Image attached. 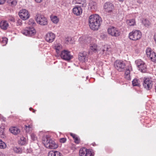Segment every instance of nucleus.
Returning <instances> with one entry per match:
<instances>
[{
    "mask_svg": "<svg viewBox=\"0 0 156 156\" xmlns=\"http://www.w3.org/2000/svg\"><path fill=\"white\" fill-rule=\"evenodd\" d=\"M88 21L90 28L94 30H97L100 27L101 19L98 14H95L89 16Z\"/></svg>",
    "mask_w": 156,
    "mask_h": 156,
    "instance_id": "f257e3e1",
    "label": "nucleus"
},
{
    "mask_svg": "<svg viewBox=\"0 0 156 156\" xmlns=\"http://www.w3.org/2000/svg\"><path fill=\"white\" fill-rule=\"evenodd\" d=\"M94 153L93 150L92 149H89L86 150V154L85 156H94Z\"/></svg>",
    "mask_w": 156,
    "mask_h": 156,
    "instance_id": "b1692460",
    "label": "nucleus"
},
{
    "mask_svg": "<svg viewBox=\"0 0 156 156\" xmlns=\"http://www.w3.org/2000/svg\"><path fill=\"white\" fill-rule=\"evenodd\" d=\"M10 20L11 21L14 22L15 21V19L14 18H12Z\"/></svg>",
    "mask_w": 156,
    "mask_h": 156,
    "instance_id": "8fccbe9b",
    "label": "nucleus"
},
{
    "mask_svg": "<svg viewBox=\"0 0 156 156\" xmlns=\"http://www.w3.org/2000/svg\"><path fill=\"white\" fill-rule=\"evenodd\" d=\"M50 18L51 20L54 23H57L58 22L59 19L56 16H51Z\"/></svg>",
    "mask_w": 156,
    "mask_h": 156,
    "instance_id": "c85d7f7f",
    "label": "nucleus"
},
{
    "mask_svg": "<svg viewBox=\"0 0 156 156\" xmlns=\"http://www.w3.org/2000/svg\"><path fill=\"white\" fill-rule=\"evenodd\" d=\"M155 91H156V86H155Z\"/></svg>",
    "mask_w": 156,
    "mask_h": 156,
    "instance_id": "864d4df0",
    "label": "nucleus"
},
{
    "mask_svg": "<svg viewBox=\"0 0 156 156\" xmlns=\"http://www.w3.org/2000/svg\"><path fill=\"white\" fill-rule=\"evenodd\" d=\"M18 143L19 144L21 145H25L26 144V139L24 137H21L18 141Z\"/></svg>",
    "mask_w": 156,
    "mask_h": 156,
    "instance_id": "a878e982",
    "label": "nucleus"
},
{
    "mask_svg": "<svg viewBox=\"0 0 156 156\" xmlns=\"http://www.w3.org/2000/svg\"><path fill=\"white\" fill-rule=\"evenodd\" d=\"M146 54L147 57L150 58L151 60L153 62L156 60V54L152 51L150 48H147L146 51Z\"/></svg>",
    "mask_w": 156,
    "mask_h": 156,
    "instance_id": "9d476101",
    "label": "nucleus"
},
{
    "mask_svg": "<svg viewBox=\"0 0 156 156\" xmlns=\"http://www.w3.org/2000/svg\"><path fill=\"white\" fill-rule=\"evenodd\" d=\"M55 49L57 53L59 52V50L62 48V46L60 45L57 44L55 46Z\"/></svg>",
    "mask_w": 156,
    "mask_h": 156,
    "instance_id": "e433bc0d",
    "label": "nucleus"
},
{
    "mask_svg": "<svg viewBox=\"0 0 156 156\" xmlns=\"http://www.w3.org/2000/svg\"><path fill=\"white\" fill-rule=\"evenodd\" d=\"M42 1V0H40V3L41 2V1Z\"/></svg>",
    "mask_w": 156,
    "mask_h": 156,
    "instance_id": "5fc2aeb1",
    "label": "nucleus"
},
{
    "mask_svg": "<svg viewBox=\"0 0 156 156\" xmlns=\"http://www.w3.org/2000/svg\"><path fill=\"white\" fill-rule=\"evenodd\" d=\"M103 7L106 12H110L113 11L114 9V6L112 3L107 2L104 4Z\"/></svg>",
    "mask_w": 156,
    "mask_h": 156,
    "instance_id": "ddd939ff",
    "label": "nucleus"
},
{
    "mask_svg": "<svg viewBox=\"0 0 156 156\" xmlns=\"http://www.w3.org/2000/svg\"><path fill=\"white\" fill-rule=\"evenodd\" d=\"M108 32L109 34L113 37H118L120 34L119 30L117 28L113 26H110L108 28Z\"/></svg>",
    "mask_w": 156,
    "mask_h": 156,
    "instance_id": "0eeeda50",
    "label": "nucleus"
},
{
    "mask_svg": "<svg viewBox=\"0 0 156 156\" xmlns=\"http://www.w3.org/2000/svg\"><path fill=\"white\" fill-rule=\"evenodd\" d=\"M48 156H61V155L59 151H51L48 152Z\"/></svg>",
    "mask_w": 156,
    "mask_h": 156,
    "instance_id": "4be33fe9",
    "label": "nucleus"
},
{
    "mask_svg": "<svg viewBox=\"0 0 156 156\" xmlns=\"http://www.w3.org/2000/svg\"><path fill=\"white\" fill-rule=\"evenodd\" d=\"M93 39L90 37H86L85 36H82L79 39L80 42L82 44H88L91 43V41H92Z\"/></svg>",
    "mask_w": 156,
    "mask_h": 156,
    "instance_id": "2eb2a0df",
    "label": "nucleus"
},
{
    "mask_svg": "<svg viewBox=\"0 0 156 156\" xmlns=\"http://www.w3.org/2000/svg\"><path fill=\"white\" fill-rule=\"evenodd\" d=\"M141 36V32L139 30H136L130 32L129 34V37L131 40L136 41L139 40Z\"/></svg>",
    "mask_w": 156,
    "mask_h": 156,
    "instance_id": "20e7f679",
    "label": "nucleus"
},
{
    "mask_svg": "<svg viewBox=\"0 0 156 156\" xmlns=\"http://www.w3.org/2000/svg\"><path fill=\"white\" fill-rule=\"evenodd\" d=\"M111 48L109 46L105 45L102 49L103 54L106 55H109L111 54Z\"/></svg>",
    "mask_w": 156,
    "mask_h": 156,
    "instance_id": "dca6fc26",
    "label": "nucleus"
},
{
    "mask_svg": "<svg viewBox=\"0 0 156 156\" xmlns=\"http://www.w3.org/2000/svg\"><path fill=\"white\" fill-rule=\"evenodd\" d=\"M8 39L5 37H3L0 39V42L3 44V45H5L7 43Z\"/></svg>",
    "mask_w": 156,
    "mask_h": 156,
    "instance_id": "f704fd0d",
    "label": "nucleus"
},
{
    "mask_svg": "<svg viewBox=\"0 0 156 156\" xmlns=\"http://www.w3.org/2000/svg\"><path fill=\"white\" fill-rule=\"evenodd\" d=\"M114 65L115 69L120 72L124 71L126 68L125 63L121 60L116 61L114 62Z\"/></svg>",
    "mask_w": 156,
    "mask_h": 156,
    "instance_id": "39448f33",
    "label": "nucleus"
},
{
    "mask_svg": "<svg viewBox=\"0 0 156 156\" xmlns=\"http://www.w3.org/2000/svg\"><path fill=\"white\" fill-rule=\"evenodd\" d=\"M39 16V15L38 13L35 16V20H36V22L37 23H38L39 22V20H38V18Z\"/></svg>",
    "mask_w": 156,
    "mask_h": 156,
    "instance_id": "79ce46f5",
    "label": "nucleus"
},
{
    "mask_svg": "<svg viewBox=\"0 0 156 156\" xmlns=\"http://www.w3.org/2000/svg\"><path fill=\"white\" fill-rule=\"evenodd\" d=\"M135 63L139 70L142 73H145L147 71V67L145 63L141 59L135 61Z\"/></svg>",
    "mask_w": 156,
    "mask_h": 156,
    "instance_id": "423d86ee",
    "label": "nucleus"
},
{
    "mask_svg": "<svg viewBox=\"0 0 156 156\" xmlns=\"http://www.w3.org/2000/svg\"><path fill=\"white\" fill-rule=\"evenodd\" d=\"M42 143L47 148L55 149L58 147L57 144L55 143L54 140L47 137L43 138Z\"/></svg>",
    "mask_w": 156,
    "mask_h": 156,
    "instance_id": "7ed1b4c3",
    "label": "nucleus"
},
{
    "mask_svg": "<svg viewBox=\"0 0 156 156\" xmlns=\"http://www.w3.org/2000/svg\"><path fill=\"white\" fill-rule=\"evenodd\" d=\"M132 82L133 86H139L140 85L139 81L136 79H134Z\"/></svg>",
    "mask_w": 156,
    "mask_h": 156,
    "instance_id": "473e14b6",
    "label": "nucleus"
},
{
    "mask_svg": "<svg viewBox=\"0 0 156 156\" xmlns=\"http://www.w3.org/2000/svg\"><path fill=\"white\" fill-rule=\"evenodd\" d=\"M48 24V21L47 18L43 15L40 16V25H46Z\"/></svg>",
    "mask_w": 156,
    "mask_h": 156,
    "instance_id": "a211bd4d",
    "label": "nucleus"
},
{
    "mask_svg": "<svg viewBox=\"0 0 156 156\" xmlns=\"http://www.w3.org/2000/svg\"><path fill=\"white\" fill-rule=\"evenodd\" d=\"M71 39L70 38H66V41L67 43H69V44H71V42H69L70 41H71Z\"/></svg>",
    "mask_w": 156,
    "mask_h": 156,
    "instance_id": "c03bdc74",
    "label": "nucleus"
},
{
    "mask_svg": "<svg viewBox=\"0 0 156 156\" xmlns=\"http://www.w3.org/2000/svg\"><path fill=\"white\" fill-rule=\"evenodd\" d=\"M89 6L92 11H95L97 9V3L95 2L90 1L89 3Z\"/></svg>",
    "mask_w": 156,
    "mask_h": 156,
    "instance_id": "412c9836",
    "label": "nucleus"
},
{
    "mask_svg": "<svg viewBox=\"0 0 156 156\" xmlns=\"http://www.w3.org/2000/svg\"><path fill=\"white\" fill-rule=\"evenodd\" d=\"M87 149L85 148H81L79 151V154L80 156H83V155L86 154Z\"/></svg>",
    "mask_w": 156,
    "mask_h": 156,
    "instance_id": "7c9ffc66",
    "label": "nucleus"
},
{
    "mask_svg": "<svg viewBox=\"0 0 156 156\" xmlns=\"http://www.w3.org/2000/svg\"><path fill=\"white\" fill-rule=\"evenodd\" d=\"M27 23L31 27H26L21 31V33L26 36H31L34 35L36 32L34 28V27L36 25L33 19H30L29 20Z\"/></svg>",
    "mask_w": 156,
    "mask_h": 156,
    "instance_id": "f03ea898",
    "label": "nucleus"
},
{
    "mask_svg": "<svg viewBox=\"0 0 156 156\" xmlns=\"http://www.w3.org/2000/svg\"><path fill=\"white\" fill-rule=\"evenodd\" d=\"M137 2L138 3H139V4H141V3H142V2L140 0H138V1H137Z\"/></svg>",
    "mask_w": 156,
    "mask_h": 156,
    "instance_id": "3c124183",
    "label": "nucleus"
},
{
    "mask_svg": "<svg viewBox=\"0 0 156 156\" xmlns=\"http://www.w3.org/2000/svg\"><path fill=\"white\" fill-rule=\"evenodd\" d=\"M22 21L20 19H19L17 21L16 25L17 26H21L22 25Z\"/></svg>",
    "mask_w": 156,
    "mask_h": 156,
    "instance_id": "58836bf2",
    "label": "nucleus"
},
{
    "mask_svg": "<svg viewBox=\"0 0 156 156\" xmlns=\"http://www.w3.org/2000/svg\"><path fill=\"white\" fill-rule=\"evenodd\" d=\"M6 144L2 140H0V148L4 149L6 147Z\"/></svg>",
    "mask_w": 156,
    "mask_h": 156,
    "instance_id": "c9c22d12",
    "label": "nucleus"
},
{
    "mask_svg": "<svg viewBox=\"0 0 156 156\" xmlns=\"http://www.w3.org/2000/svg\"><path fill=\"white\" fill-rule=\"evenodd\" d=\"M152 81L149 78H146L144 80L143 85L147 90H149L151 89L152 87Z\"/></svg>",
    "mask_w": 156,
    "mask_h": 156,
    "instance_id": "9b49d317",
    "label": "nucleus"
},
{
    "mask_svg": "<svg viewBox=\"0 0 156 156\" xmlns=\"http://www.w3.org/2000/svg\"><path fill=\"white\" fill-rule=\"evenodd\" d=\"M77 3L81 5L80 6L85 7L86 5V0H76Z\"/></svg>",
    "mask_w": 156,
    "mask_h": 156,
    "instance_id": "bb28decb",
    "label": "nucleus"
},
{
    "mask_svg": "<svg viewBox=\"0 0 156 156\" xmlns=\"http://www.w3.org/2000/svg\"><path fill=\"white\" fill-rule=\"evenodd\" d=\"M13 150L14 152L17 153H21L22 151L20 148H18L16 147H14Z\"/></svg>",
    "mask_w": 156,
    "mask_h": 156,
    "instance_id": "4c0bfd02",
    "label": "nucleus"
},
{
    "mask_svg": "<svg viewBox=\"0 0 156 156\" xmlns=\"http://www.w3.org/2000/svg\"><path fill=\"white\" fill-rule=\"evenodd\" d=\"M70 135L74 139L77 137L76 135L72 133H70Z\"/></svg>",
    "mask_w": 156,
    "mask_h": 156,
    "instance_id": "a18cd8bd",
    "label": "nucleus"
},
{
    "mask_svg": "<svg viewBox=\"0 0 156 156\" xmlns=\"http://www.w3.org/2000/svg\"><path fill=\"white\" fill-rule=\"evenodd\" d=\"M60 55L62 59L66 60H70L73 57L70 54V52L65 50L61 51Z\"/></svg>",
    "mask_w": 156,
    "mask_h": 156,
    "instance_id": "6e6552de",
    "label": "nucleus"
},
{
    "mask_svg": "<svg viewBox=\"0 0 156 156\" xmlns=\"http://www.w3.org/2000/svg\"><path fill=\"white\" fill-rule=\"evenodd\" d=\"M66 138H61L60 139V142L62 143H64L66 141Z\"/></svg>",
    "mask_w": 156,
    "mask_h": 156,
    "instance_id": "a19ab883",
    "label": "nucleus"
},
{
    "mask_svg": "<svg viewBox=\"0 0 156 156\" xmlns=\"http://www.w3.org/2000/svg\"><path fill=\"white\" fill-rule=\"evenodd\" d=\"M7 2L12 7L16 6L17 3L16 0H7Z\"/></svg>",
    "mask_w": 156,
    "mask_h": 156,
    "instance_id": "cd10ccee",
    "label": "nucleus"
},
{
    "mask_svg": "<svg viewBox=\"0 0 156 156\" xmlns=\"http://www.w3.org/2000/svg\"><path fill=\"white\" fill-rule=\"evenodd\" d=\"M74 140L75 143L76 144H79L80 142V139L77 137H76Z\"/></svg>",
    "mask_w": 156,
    "mask_h": 156,
    "instance_id": "ea45409f",
    "label": "nucleus"
},
{
    "mask_svg": "<svg viewBox=\"0 0 156 156\" xmlns=\"http://www.w3.org/2000/svg\"><path fill=\"white\" fill-rule=\"evenodd\" d=\"M31 138L33 140H35V139H36V138L35 136V135L33 134H31Z\"/></svg>",
    "mask_w": 156,
    "mask_h": 156,
    "instance_id": "37998d69",
    "label": "nucleus"
},
{
    "mask_svg": "<svg viewBox=\"0 0 156 156\" xmlns=\"http://www.w3.org/2000/svg\"><path fill=\"white\" fill-rule=\"evenodd\" d=\"M9 25L8 22L6 21H2L0 23V27L1 28L4 30L7 29Z\"/></svg>",
    "mask_w": 156,
    "mask_h": 156,
    "instance_id": "6ab92c4d",
    "label": "nucleus"
},
{
    "mask_svg": "<svg viewBox=\"0 0 156 156\" xmlns=\"http://www.w3.org/2000/svg\"><path fill=\"white\" fill-rule=\"evenodd\" d=\"M126 23L129 26H133L135 25V20L134 19L126 20Z\"/></svg>",
    "mask_w": 156,
    "mask_h": 156,
    "instance_id": "c756f323",
    "label": "nucleus"
},
{
    "mask_svg": "<svg viewBox=\"0 0 156 156\" xmlns=\"http://www.w3.org/2000/svg\"><path fill=\"white\" fill-rule=\"evenodd\" d=\"M55 37V35L54 33L49 32L46 34L45 38L48 42L51 43L54 41Z\"/></svg>",
    "mask_w": 156,
    "mask_h": 156,
    "instance_id": "4468645a",
    "label": "nucleus"
},
{
    "mask_svg": "<svg viewBox=\"0 0 156 156\" xmlns=\"http://www.w3.org/2000/svg\"><path fill=\"white\" fill-rule=\"evenodd\" d=\"M6 0H0V5L3 4Z\"/></svg>",
    "mask_w": 156,
    "mask_h": 156,
    "instance_id": "de8ad7c7",
    "label": "nucleus"
},
{
    "mask_svg": "<svg viewBox=\"0 0 156 156\" xmlns=\"http://www.w3.org/2000/svg\"><path fill=\"white\" fill-rule=\"evenodd\" d=\"M4 128L1 127L0 128V137L2 138H4L5 136L4 132Z\"/></svg>",
    "mask_w": 156,
    "mask_h": 156,
    "instance_id": "72a5a7b5",
    "label": "nucleus"
},
{
    "mask_svg": "<svg viewBox=\"0 0 156 156\" xmlns=\"http://www.w3.org/2000/svg\"><path fill=\"white\" fill-rule=\"evenodd\" d=\"M131 68V67H129L128 68H127L126 69V70L125 72V77L128 80H130V69Z\"/></svg>",
    "mask_w": 156,
    "mask_h": 156,
    "instance_id": "393cba45",
    "label": "nucleus"
},
{
    "mask_svg": "<svg viewBox=\"0 0 156 156\" xmlns=\"http://www.w3.org/2000/svg\"><path fill=\"white\" fill-rule=\"evenodd\" d=\"M29 109L30 111L33 110V112L34 113H35V112L36 111V110L32 108H29Z\"/></svg>",
    "mask_w": 156,
    "mask_h": 156,
    "instance_id": "09e8293b",
    "label": "nucleus"
},
{
    "mask_svg": "<svg viewBox=\"0 0 156 156\" xmlns=\"http://www.w3.org/2000/svg\"><path fill=\"white\" fill-rule=\"evenodd\" d=\"M142 23L146 27H148L151 24L149 21L146 19H144L142 20Z\"/></svg>",
    "mask_w": 156,
    "mask_h": 156,
    "instance_id": "2f4dec72",
    "label": "nucleus"
},
{
    "mask_svg": "<svg viewBox=\"0 0 156 156\" xmlns=\"http://www.w3.org/2000/svg\"><path fill=\"white\" fill-rule=\"evenodd\" d=\"M73 12L76 16H79L82 12V10L80 7L76 6L73 9Z\"/></svg>",
    "mask_w": 156,
    "mask_h": 156,
    "instance_id": "f3484780",
    "label": "nucleus"
},
{
    "mask_svg": "<svg viewBox=\"0 0 156 156\" xmlns=\"http://www.w3.org/2000/svg\"><path fill=\"white\" fill-rule=\"evenodd\" d=\"M92 41H91V43H90V49L91 51L95 52L97 51V46L94 43H92Z\"/></svg>",
    "mask_w": 156,
    "mask_h": 156,
    "instance_id": "5701e85b",
    "label": "nucleus"
},
{
    "mask_svg": "<svg viewBox=\"0 0 156 156\" xmlns=\"http://www.w3.org/2000/svg\"><path fill=\"white\" fill-rule=\"evenodd\" d=\"M10 132L14 135H16L20 132V130L18 128L13 127L9 129Z\"/></svg>",
    "mask_w": 156,
    "mask_h": 156,
    "instance_id": "aec40b11",
    "label": "nucleus"
},
{
    "mask_svg": "<svg viewBox=\"0 0 156 156\" xmlns=\"http://www.w3.org/2000/svg\"><path fill=\"white\" fill-rule=\"evenodd\" d=\"M18 15L20 18L23 20H26L30 17V14L25 9L20 10Z\"/></svg>",
    "mask_w": 156,
    "mask_h": 156,
    "instance_id": "1a4fd4ad",
    "label": "nucleus"
},
{
    "mask_svg": "<svg viewBox=\"0 0 156 156\" xmlns=\"http://www.w3.org/2000/svg\"><path fill=\"white\" fill-rule=\"evenodd\" d=\"M88 54L86 51H84L79 54V60L82 62H85L87 60Z\"/></svg>",
    "mask_w": 156,
    "mask_h": 156,
    "instance_id": "f8f14e48",
    "label": "nucleus"
},
{
    "mask_svg": "<svg viewBox=\"0 0 156 156\" xmlns=\"http://www.w3.org/2000/svg\"><path fill=\"white\" fill-rule=\"evenodd\" d=\"M26 127V131H27L29 130L30 128H31L30 125H29L28 126H25Z\"/></svg>",
    "mask_w": 156,
    "mask_h": 156,
    "instance_id": "49530a36",
    "label": "nucleus"
},
{
    "mask_svg": "<svg viewBox=\"0 0 156 156\" xmlns=\"http://www.w3.org/2000/svg\"><path fill=\"white\" fill-rule=\"evenodd\" d=\"M35 0L37 2H39V0Z\"/></svg>",
    "mask_w": 156,
    "mask_h": 156,
    "instance_id": "603ef678",
    "label": "nucleus"
}]
</instances>
